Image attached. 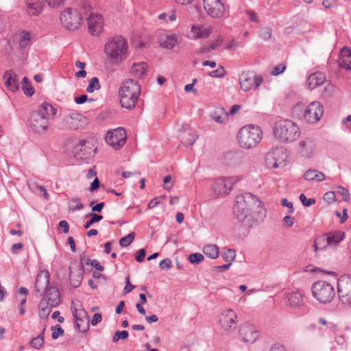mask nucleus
I'll return each mask as SVG.
<instances>
[{
    "mask_svg": "<svg viewBox=\"0 0 351 351\" xmlns=\"http://www.w3.org/2000/svg\"><path fill=\"white\" fill-rule=\"evenodd\" d=\"M57 110L50 104L44 101L33 111L29 118V128L33 132L43 134L49 128V121L54 118Z\"/></svg>",
    "mask_w": 351,
    "mask_h": 351,
    "instance_id": "obj_1",
    "label": "nucleus"
},
{
    "mask_svg": "<svg viewBox=\"0 0 351 351\" xmlns=\"http://www.w3.org/2000/svg\"><path fill=\"white\" fill-rule=\"evenodd\" d=\"M259 204L260 200L256 196L250 193H245L237 197L233 211L238 220L247 226L251 223L249 220H252V210Z\"/></svg>",
    "mask_w": 351,
    "mask_h": 351,
    "instance_id": "obj_2",
    "label": "nucleus"
},
{
    "mask_svg": "<svg viewBox=\"0 0 351 351\" xmlns=\"http://www.w3.org/2000/svg\"><path fill=\"white\" fill-rule=\"evenodd\" d=\"M140 93L141 87L137 82L132 79L125 80L119 90L121 106L128 110L133 109Z\"/></svg>",
    "mask_w": 351,
    "mask_h": 351,
    "instance_id": "obj_3",
    "label": "nucleus"
},
{
    "mask_svg": "<svg viewBox=\"0 0 351 351\" xmlns=\"http://www.w3.org/2000/svg\"><path fill=\"white\" fill-rule=\"evenodd\" d=\"M276 139L284 143L295 141L300 135L299 127L291 120L283 119L275 123L273 127Z\"/></svg>",
    "mask_w": 351,
    "mask_h": 351,
    "instance_id": "obj_4",
    "label": "nucleus"
},
{
    "mask_svg": "<svg viewBox=\"0 0 351 351\" xmlns=\"http://www.w3.org/2000/svg\"><path fill=\"white\" fill-rule=\"evenodd\" d=\"M90 11V4L84 1L80 10L73 8L64 10L60 15L61 23L68 29H77L80 26L83 17H86Z\"/></svg>",
    "mask_w": 351,
    "mask_h": 351,
    "instance_id": "obj_5",
    "label": "nucleus"
},
{
    "mask_svg": "<svg viewBox=\"0 0 351 351\" xmlns=\"http://www.w3.org/2000/svg\"><path fill=\"white\" fill-rule=\"evenodd\" d=\"M263 132L260 127L248 125L242 127L237 134L241 147L251 149L256 147L262 139Z\"/></svg>",
    "mask_w": 351,
    "mask_h": 351,
    "instance_id": "obj_6",
    "label": "nucleus"
},
{
    "mask_svg": "<svg viewBox=\"0 0 351 351\" xmlns=\"http://www.w3.org/2000/svg\"><path fill=\"white\" fill-rule=\"evenodd\" d=\"M127 50L128 43L121 36L113 37L105 45V52L113 63L121 62L125 59Z\"/></svg>",
    "mask_w": 351,
    "mask_h": 351,
    "instance_id": "obj_7",
    "label": "nucleus"
},
{
    "mask_svg": "<svg viewBox=\"0 0 351 351\" xmlns=\"http://www.w3.org/2000/svg\"><path fill=\"white\" fill-rule=\"evenodd\" d=\"M313 296L320 303H329L334 298L335 291L333 287L326 281L319 280L311 287Z\"/></svg>",
    "mask_w": 351,
    "mask_h": 351,
    "instance_id": "obj_8",
    "label": "nucleus"
},
{
    "mask_svg": "<svg viewBox=\"0 0 351 351\" xmlns=\"http://www.w3.org/2000/svg\"><path fill=\"white\" fill-rule=\"evenodd\" d=\"M287 157L286 149L283 147H278L266 154L265 163L268 168H282L285 166Z\"/></svg>",
    "mask_w": 351,
    "mask_h": 351,
    "instance_id": "obj_9",
    "label": "nucleus"
},
{
    "mask_svg": "<svg viewBox=\"0 0 351 351\" xmlns=\"http://www.w3.org/2000/svg\"><path fill=\"white\" fill-rule=\"evenodd\" d=\"M263 81V77L256 75L254 71L243 72L239 77L240 87L245 92L252 88L257 89Z\"/></svg>",
    "mask_w": 351,
    "mask_h": 351,
    "instance_id": "obj_10",
    "label": "nucleus"
},
{
    "mask_svg": "<svg viewBox=\"0 0 351 351\" xmlns=\"http://www.w3.org/2000/svg\"><path fill=\"white\" fill-rule=\"evenodd\" d=\"M337 293L342 303L351 305V275H343L339 278Z\"/></svg>",
    "mask_w": 351,
    "mask_h": 351,
    "instance_id": "obj_11",
    "label": "nucleus"
},
{
    "mask_svg": "<svg viewBox=\"0 0 351 351\" xmlns=\"http://www.w3.org/2000/svg\"><path fill=\"white\" fill-rule=\"evenodd\" d=\"M204 8L210 17L221 19L227 13L226 8L221 0H204Z\"/></svg>",
    "mask_w": 351,
    "mask_h": 351,
    "instance_id": "obj_12",
    "label": "nucleus"
},
{
    "mask_svg": "<svg viewBox=\"0 0 351 351\" xmlns=\"http://www.w3.org/2000/svg\"><path fill=\"white\" fill-rule=\"evenodd\" d=\"M239 180V178L235 176L218 178L215 181L213 189L217 195H228Z\"/></svg>",
    "mask_w": 351,
    "mask_h": 351,
    "instance_id": "obj_13",
    "label": "nucleus"
},
{
    "mask_svg": "<svg viewBox=\"0 0 351 351\" xmlns=\"http://www.w3.org/2000/svg\"><path fill=\"white\" fill-rule=\"evenodd\" d=\"M96 151L97 148L94 147L92 142L83 140L80 141V143L75 145L73 153L75 158L86 160L93 156Z\"/></svg>",
    "mask_w": 351,
    "mask_h": 351,
    "instance_id": "obj_14",
    "label": "nucleus"
},
{
    "mask_svg": "<svg viewBox=\"0 0 351 351\" xmlns=\"http://www.w3.org/2000/svg\"><path fill=\"white\" fill-rule=\"evenodd\" d=\"M126 132L123 128L108 131L106 135V142L115 149H120L126 141Z\"/></svg>",
    "mask_w": 351,
    "mask_h": 351,
    "instance_id": "obj_15",
    "label": "nucleus"
},
{
    "mask_svg": "<svg viewBox=\"0 0 351 351\" xmlns=\"http://www.w3.org/2000/svg\"><path fill=\"white\" fill-rule=\"evenodd\" d=\"M237 316L232 309H228L222 312L219 317V323L226 330H232L237 328Z\"/></svg>",
    "mask_w": 351,
    "mask_h": 351,
    "instance_id": "obj_16",
    "label": "nucleus"
},
{
    "mask_svg": "<svg viewBox=\"0 0 351 351\" xmlns=\"http://www.w3.org/2000/svg\"><path fill=\"white\" fill-rule=\"evenodd\" d=\"M88 32L93 36H97L103 29L101 15L91 13L87 18Z\"/></svg>",
    "mask_w": 351,
    "mask_h": 351,
    "instance_id": "obj_17",
    "label": "nucleus"
},
{
    "mask_svg": "<svg viewBox=\"0 0 351 351\" xmlns=\"http://www.w3.org/2000/svg\"><path fill=\"white\" fill-rule=\"evenodd\" d=\"M50 274L48 271L43 270L38 273L35 282V290L39 295H43L49 286Z\"/></svg>",
    "mask_w": 351,
    "mask_h": 351,
    "instance_id": "obj_18",
    "label": "nucleus"
},
{
    "mask_svg": "<svg viewBox=\"0 0 351 351\" xmlns=\"http://www.w3.org/2000/svg\"><path fill=\"white\" fill-rule=\"evenodd\" d=\"M75 318V328L81 332H85L88 328V317L84 311L77 312V309L72 311Z\"/></svg>",
    "mask_w": 351,
    "mask_h": 351,
    "instance_id": "obj_19",
    "label": "nucleus"
},
{
    "mask_svg": "<svg viewBox=\"0 0 351 351\" xmlns=\"http://www.w3.org/2000/svg\"><path fill=\"white\" fill-rule=\"evenodd\" d=\"M324 113V107L319 101L308 104V123H315L320 120Z\"/></svg>",
    "mask_w": 351,
    "mask_h": 351,
    "instance_id": "obj_20",
    "label": "nucleus"
},
{
    "mask_svg": "<svg viewBox=\"0 0 351 351\" xmlns=\"http://www.w3.org/2000/svg\"><path fill=\"white\" fill-rule=\"evenodd\" d=\"M266 217V210L263 207L262 202L260 201L259 205H256L254 210L252 213V220H249L250 223L247 226L252 227L258 225L263 221Z\"/></svg>",
    "mask_w": 351,
    "mask_h": 351,
    "instance_id": "obj_21",
    "label": "nucleus"
},
{
    "mask_svg": "<svg viewBox=\"0 0 351 351\" xmlns=\"http://www.w3.org/2000/svg\"><path fill=\"white\" fill-rule=\"evenodd\" d=\"M5 85L12 92L19 90V84L17 81V75L12 70H7L3 76Z\"/></svg>",
    "mask_w": 351,
    "mask_h": 351,
    "instance_id": "obj_22",
    "label": "nucleus"
},
{
    "mask_svg": "<svg viewBox=\"0 0 351 351\" xmlns=\"http://www.w3.org/2000/svg\"><path fill=\"white\" fill-rule=\"evenodd\" d=\"M158 42L162 48L171 49L178 43V38L173 34L162 33L159 35Z\"/></svg>",
    "mask_w": 351,
    "mask_h": 351,
    "instance_id": "obj_23",
    "label": "nucleus"
},
{
    "mask_svg": "<svg viewBox=\"0 0 351 351\" xmlns=\"http://www.w3.org/2000/svg\"><path fill=\"white\" fill-rule=\"evenodd\" d=\"M43 296L50 301L51 306H58L61 302L59 290L53 286H50L43 293Z\"/></svg>",
    "mask_w": 351,
    "mask_h": 351,
    "instance_id": "obj_24",
    "label": "nucleus"
},
{
    "mask_svg": "<svg viewBox=\"0 0 351 351\" xmlns=\"http://www.w3.org/2000/svg\"><path fill=\"white\" fill-rule=\"evenodd\" d=\"M339 66L346 70H351V51L346 47H343L339 52Z\"/></svg>",
    "mask_w": 351,
    "mask_h": 351,
    "instance_id": "obj_25",
    "label": "nucleus"
},
{
    "mask_svg": "<svg viewBox=\"0 0 351 351\" xmlns=\"http://www.w3.org/2000/svg\"><path fill=\"white\" fill-rule=\"evenodd\" d=\"M27 12L30 16L38 15L44 6L43 0H26Z\"/></svg>",
    "mask_w": 351,
    "mask_h": 351,
    "instance_id": "obj_26",
    "label": "nucleus"
},
{
    "mask_svg": "<svg viewBox=\"0 0 351 351\" xmlns=\"http://www.w3.org/2000/svg\"><path fill=\"white\" fill-rule=\"evenodd\" d=\"M326 75L322 72H315L308 75V89L313 90L324 84Z\"/></svg>",
    "mask_w": 351,
    "mask_h": 351,
    "instance_id": "obj_27",
    "label": "nucleus"
},
{
    "mask_svg": "<svg viewBox=\"0 0 351 351\" xmlns=\"http://www.w3.org/2000/svg\"><path fill=\"white\" fill-rule=\"evenodd\" d=\"M191 34L193 39L206 38L210 36V31L202 25H193Z\"/></svg>",
    "mask_w": 351,
    "mask_h": 351,
    "instance_id": "obj_28",
    "label": "nucleus"
},
{
    "mask_svg": "<svg viewBox=\"0 0 351 351\" xmlns=\"http://www.w3.org/2000/svg\"><path fill=\"white\" fill-rule=\"evenodd\" d=\"M54 306H51L50 301L43 296L38 304V314L41 319H47L48 316L51 311V308Z\"/></svg>",
    "mask_w": 351,
    "mask_h": 351,
    "instance_id": "obj_29",
    "label": "nucleus"
},
{
    "mask_svg": "<svg viewBox=\"0 0 351 351\" xmlns=\"http://www.w3.org/2000/svg\"><path fill=\"white\" fill-rule=\"evenodd\" d=\"M287 302L291 306H299L303 304V295L300 291L287 294Z\"/></svg>",
    "mask_w": 351,
    "mask_h": 351,
    "instance_id": "obj_30",
    "label": "nucleus"
},
{
    "mask_svg": "<svg viewBox=\"0 0 351 351\" xmlns=\"http://www.w3.org/2000/svg\"><path fill=\"white\" fill-rule=\"evenodd\" d=\"M327 245H337L339 243L343 240L345 238V233L342 231H336L330 232L326 235Z\"/></svg>",
    "mask_w": 351,
    "mask_h": 351,
    "instance_id": "obj_31",
    "label": "nucleus"
},
{
    "mask_svg": "<svg viewBox=\"0 0 351 351\" xmlns=\"http://www.w3.org/2000/svg\"><path fill=\"white\" fill-rule=\"evenodd\" d=\"M147 69V63L142 62L140 63H134L131 66V73L138 78H142Z\"/></svg>",
    "mask_w": 351,
    "mask_h": 351,
    "instance_id": "obj_32",
    "label": "nucleus"
},
{
    "mask_svg": "<svg viewBox=\"0 0 351 351\" xmlns=\"http://www.w3.org/2000/svg\"><path fill=\"white\" fill-rule=\"evenodd\" d=\"M241 336L246 342H254L258 337L257 332L250 327H245L240 330Z\"/></svg>",
    "mask_w": 351,
    "mask_h": 351,
    "instance_id": "obj_33",
    "label": "nucleus"
},
{
    "mask_svg": "<svg viewBox=\"0 0 351 351\" xmlns=\"http://www.w3.org/2000/svg\"><path fill=\"white\" fill-rule=\"evenodd\" d=\"M292 113L299 119H305L307 114V107L304 103L298 102L293 108Z\"/></svg>",
    "mask_w": 351,
    "mask_h": 351,
    "instance_id": "obj_34",
    "label": "nucleus"
},
{
    "mask_svg": "<svg viewBox=\"0 0 351 351\" xmlns=\"http://www.w3.org/2000/svg\"><path fill=\"white\" fill-rule=\"evenodd\" d=\"M203 252L206 256L213 259L217 258L219 254L218 247L213 244L206 245L203 249Z\"/></svg>",
    "mask_w": 351,
    "mask_h": 351,
    "instance_id": "obj_35",
    "label": "nucleus"
},
{
    "mask_svg": "<svg viewBox=\"0 0 351 351\" xmlns=\"http://www.w3.org/2000/svg\"><path fill=\"white\" fill-rule=\"evenodd\" d=\"M83 273L84 271L81 270L80 271L77 272V274L75 275L70 268V283L73 287L77 288L80 286L82 279Z\"/></svg>",
    "mask_w": 351,
    "mask_h": 351,
    "instance_id": "obj_36",
    "label": "nucleus"
},
{
    "mask_svg": "<svg viewBox=\"0 0 351 351\" xmlns=\"http://www.w3.org/2000/svg\"><path fill=\"white\" fill-rule=\"evenodd\" d=\"M45 331V328L42 330L41 333L36 337L33 338L30 342L29 344L32 347H33L35 349H40L41 348L45 343L44 341V333Z\"/></svg>",
    "mask_w": 351,
    "mask_h": 351,
    "instance_id": "obj_37",
    "label": "nucleus"
},
{
    "mask_svg": "<svg viewBox=\"0 0 351 351\" xmlns=\"http://www.w3.org/2000/svg\"><path fill=\"white\" fill-rule=\"evenodd\" d=\"M326 179L325 175L317 170L308 169V181L321 182Z\"/></svg>",
    "mask_w": 351,
    "mask_h": 351,
    "instance_id": "obj_38",
    "label": "nucleus"
},
{
    "mask_svg": "<svg viewBox=\"0 0 351 351\" xmlns=\"http://www.w3.org/2000/svg\"><path fill=\"white\" fill-rule=\"evenodd\" d=\"M326 235H322L320 237H318L315 239L313 244L314 250L315 252H317L318 250H324L328 246L327 244L325 245L324 243H326Z\"/></svg>",
    "mask_w": 351,
    "mask_h": 351,
    "instance_id": "obj_39",
    "label": "nucleus"
},
{
    "mask_svg": "<svg viewBox=\"0 0 351 351\" xmlns=\"http://www.w3.org/2000/svg\"><path fill=\"white\" fill-rule=\"evenodd\" d=\"M101 86L99 82V79L97 77H93L86 88V91L89 93H93L95 90L100 89Z\"/></svg>",
    "mask_w": 351,
    "mask_h": 351,
    "instance_id": "obj_40",
    "label": "nucleus"
},
{
    "mask_svg": "<svg viewBox=\"0 0 351 351\" xmlns=\"http://www.w3.org/2000/svg\"><path fill=\"white\" fill-rule=\"evenodd\" d=\"M69 208L71 210L75 211L82 210L84 208L83 204L81 203V199L79 197H73L70 201Z\"/></svg>",
    "mask_w": 351,
    "mask_h": 351,
    "instance_id": "obj_41",
    "label": "nucleus"
},
{
    "mask_svg": "<svg viewBox=\"0 0 351 351\" xmlns=\"http://www.w3.org/2000/svg\"><path fill=\"white\" fill-rule=\"evenodd\" d=\"M31 40L30 34L27 32H23L19 39V45L21 48L27 47Z\"/></svg>",
    "mask_w": 351,
    "mask_h": 351,
    "instance_id": "obj_42",
    "label": "nucleus"
},
{
    "mask_svg": "<svg viewBox=\"0 0 351 351\" xmlns=\"http://www.w3.org/2000/svg\"><path fill=\"white\" fill-rule=\"evenodd\" d=\"M336 195H340L342 197V200L348 202L350 198V193L347 189L343 186H339L335 191Z\"/></svg>",
    "mask_w": 351,
    "mask_h": 351,
    "instance_id": "obj_43",
    "label": "nucleus"
},
{
    "mask_svg": "<svg viewBox=\"0 0 351 351\" xmlns=\"http://www.w3.org/2000/svg\"><path fill=\"white\" fill-rule=\"evenodd\" d=\"M204 259L203 254L200 253H193L189 256L188 260L193 265L199 264Z\"/></svg>",
    "mask_w": 351,
    "mask_h": 351,
    "instance_id": "obj_44",
    "label": "nucleus"
},
{
    "mask_svg": "<svg viewBox=\"0 0 351 351\" xmlns=\"http://www.w3.org/2000/svg\"><path fill=\"white\" fill-rule=\"evenodd\" d=\"M90 219L87 221L84 224V228L88 229L90 228L93 223L99 222L103 219V217L100 215H97L96 213H90Z\"/></svg>",
    "mask_w": 351,
    "mask_h": 351,
    "instance_id": "obj_45",
    "label": "nucleus"
},
{
    "mask_svg": "<svg viewBox=\"0 0 351 351\" xmlns=\"http://www.w3.org/2000/svg\"><path fill=\"white\" fill-rule=\"evenodd\" d=\"M135 237V233L131 232L127 236L122 237L119 240V244L121 247H125L128 246L134 240Z\"/></svg>",
    "mask_w": 351,
    "mask_h": 351,
    "instance_id": "obj_46",
    "label": "nucleus"
},
{
    "mask_svg": "<svg viewBox=\"0 0 351 351\" xmlns=\"http://www.w3.org/2000/svg\"><path fill=\"white\" fill-rule=\"evenodd\" d=\"M236 256L235 251L232 249H228L222 254L223 260L226 262L232 261Z\"/></svg>",
    "mask_w": 351,
    "mask_h": 351,
    "instance_id": "obj_47",
    "label": "nucleus"
},
{
    "mask_svg": "<svg viewBox=\"0 0 351 351\" xmlns=\"http://www.w3.org/2000/svg\"><path fill=\"white\" fill-rule=\"evenodd\" d=\"M226 75V71L222 66H219L216 70L209 72V75L213 77H223Z\"/></svg>",
    "mask_w": 351,
    "mask_h": 351,
    "instance_id": "obj_48",
    "label": "nucleus"
},
{
    "mask_svg": "<svg viewBox=\"0 0 351 351\" xmlns=\"http://www.w3.org/2000/svg\"><path fill=\"white\" fill-rule=\"evenodd\" d=\"M128 337V332L127 330L117 331L112 337L114 343L118 342L119 339H126Z\"/></svg>",
    "mask_w": 351,
    "mask_h": 351,
    "instance_id": "obj_49",
    "label": "nucleus"
},
{
    "mask_svg": "<svg viewBox=\"0 0 351 351\" xmlns=\"http://www.w3.org/2000/svg\"><path fill=\"white\" fill-rule=\"evenodd\" d=\"M51 330H52L51 337L53 339H56L59 335H62L64 334V330L59 325L52 326Z\"/></svg>",
    "mask_w": 351,
    "mask_h": 351,
    "instance_id": "obj_50",
    "label": "nucleus"
},
{
    "mask_svg": "<svg viewBox=\"0 0 351 351\" xmlns=\"http://www.w3.org/2000/svg\"><path fill=\"white\" fill-rule=\"evenodd\" d=\"M335 198L336 194L335 191H328L323 196V199L329 204L334 202L335 201Z\"/></svg>",
    "mask_w": 351,
    "mask_h": 351,
    "instance_id": "obj_51",
    "label": "nucleus"
},
{
    "mask_svg": "<svg viewBox=\"0 0 351 351\" xmlns=\"http://www.w3.org/2000/svg\"><path fill=\"white\" fill-rule=\"evenodd\" d=\"M260 36L264 40H268L271 36V30L269 27L262 28L260 31Z\"/></svg>",
    "mask_w": 351,
    "mask_h": 351,
    "instance_id": "obj_52",
    "label": "nucleus"
},
{
    "mask_svg": "<svg viewBox=\"0 0 351 351\" xmlns=\"http://www.w3.org/2000/svg\"><path fill=\"white\" fill-rule=\"evenodd\" d=\"M94 204H95L94 201H92L90 203V206L91 207V210L93 212L100 213V212H101L102 209L105 206L104 202H100L95 205H94Z\"/></svg>",
    "mask_w": 351,
    "mask_h": 351,
    "instance_id": "obj_53",
    "label": "nucleus"
},
{
    "mask_svg": "<svg viewBox=\"0 0 351 351\" xmlns=\"http://www.w3.org/2000/svg\"><path fill=\"white\" fill-rule=\"evenodd\" d=\"M159 267L161 269H169L172 267V261L169 258H165L160 261Z\"/></svg>",
    "mask_w": 351,
    "mask_h": 351,
    "instance_id": "obj_54",
    "label": "nucleus"
},
{
    "mask_svg": "<svg viewBox=\"0 0 351 351\" xmlns=\"http://www.w3.org/2000/svg\"><path fill=\"white\" fill-rule=\"evenodd\" d=\"M93 260H90L85 254L80 255V270L84 271V263L89 265Z\"/></svg>",
    "mask_w": 351,
    "mask_h": 351,
    "instance_id": "obj_55",
    "label": "nucleus"
},
{
    "mask_svg": "<svg viewBox=\"0 0 351 351\" xmlns=\"http://www.w3.org/2000/svg\"><path fill=\"white\" fill-rule=\"evenodd\" d=\"M211 117H212V119L215 122L219 123H223L227 119L226 115H224V114L220 115V114H218L217 112L212 114Z\"/></svg>",
    "mask_w": 351,
    "mask_h": 351,
    "instance_id": "obj_56",
    "label": "nucleus"
},
{
    "mask_svg": "<svg viewBox=\"0 0 351 351\" xmlns=\"http://www.w3.org/2000/svg\"><path fill=\"white\" fill-rule=\"evenodd\" d=\"M286 66L283 64H280L276 66L271 71L273 75H278L285 71Z\"/></svg>",
    "mask_w": 351,
    "mask_h": 351,
    "instance_id": "obj_57",
    "label": "nucleus"
},
{
    "mask_svg": "<svg viewBox=\"0 0 351 351\" xmlns=\"http://www.w3.org/2000/svg\"><path fill=\"white\" fill-rule=\"evenodd\" d=\"M198 138V135L195 132L189 133V138L185 140V143L189 145H193Z\"/></svg>",
    "mask_w": 351,
    "mask_h": 351,
    "instance_id": "obj_58",
    "label": "nucleus"
},
{
    "mask_svg": "<svg viewBox=\"0 0 351 351\" xmlns=\"http://www.w3.org/2000/svg\"><path fill=\"white\" fill-rule=\"evenodd\" d=\"M145 255L146 251L142 248L137 252L135 258L137 262L142 263L145 260Z\"/></svg>",
    "mask_w": 351,
    "mask_h": 351,
    "instance_id": "obj_59",
    "label": "nucleus"
},
{
    "mask_svg": "<svg viewBox=\"0 0 351 351\" xmlns=\"http://www.w3.org/2000/svg\"><path fill=\"white\" fill-rule=\"evenodd\" d=\"M281 205L284 207L289 208V213H293L294 212V208L293 203L291 202H289L287 199L284 198L281 200Z\"/></svg>",
    "mask_w": 351,
    "mask_h": 351,
    "instance_id": "obj_60",
    "label": "nucleus"
},
{
    "mask_svg": "<svg viewBox=\"0 0 351 351\" xmlns=\"http://www.w3.org/2000/svg\"><path fill=\"white\" fill-rule=\"evenodd\" d=\"M22 88L24 93L27 96H32L34 93V90L31 84H23Z\"/></svg>",
    "mask_w": 351,
    "mask_h": 351,
    "instance_id": "obj_61",
    "label": "nucleus"
},
{
    "mask_svg": "<svg viewBox=\"0 0 351 351\" xmlns=\"http://www.w3.org/2000/svg\"><path fill=\"white\" fill-rule=\"evenodd\" d=\"M100 182L97 178H95L94 180L91 182L90 186L89 187V191L90 192H93L97 190L99 188Z\"/></svg>",
    "mask_w": 351,
    "mask_h": 351,
    "instance_id": "obj_62",
    "label": "nucleus"
},
{
    "mask_svg": "<svg viewBox=\"0 0 351 351\" xmlns=\"http://www.w3.org/2000/svg\"><path fill=\"white\" fill-rule=\"evenodd\" d=\"M58 228H62L64 233H68L69 231V225L66 220H62L58 223Z\"/></svg>",
    "mask_w": 351,
    "mask_h": 351,
    "instance_id": "obj_63",
    "label": "nucleus"
},
{
    "mask_svg": "<svg viewBox=\"0 0 351 351\" xmlns=\"http://www.w3.org/2000/svg\"><path fill=\"white\" fill-rule=\"evenodd\" d=\"M270 351H285V348L282 344L276 343L271 348Z\"/></svg>",
    "mask_w": 351,
    "mask_h": 351,
    "instance_id": "obj_64",
    "label": "nucleus"
}]
</instances>
